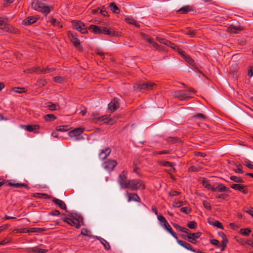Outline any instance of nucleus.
Returning <instances> with one entry per match:
<instances>
[{
  "mask_svg": "<svg viewBox=\"0 0 253 253\" xmlns=\"http://www.w3.org/2000/svg\"><path fill=\"white\" fill-rule=\"evenodd\" d=\"M32 7L34 9L41 12L45 15H47L50 12V9L52 8V6H47L37 0L33 1Z\"/></svg>",
  "mask_w": 253,
  "mask_h": 253,
  "instance_id": "obj_1",
  "label": "nucleus"
},
{
  "mask_svg": "<svg viewBox=\"0 0 253 253\" xmlns=\"http://www.w3.org/2000/svg\"><path fill=\"white\" fill-rule=\"evenodd\" d=\"M145 188L143 182L138 179H130L128 183V186L126 188L131 190H137L138 189H144Z\"/></svg>",
  "mask_w": 253,
  "mask_h": 253,
  "instance_id": "obj_2",
  "label": "nucleus"
},
{
  "mask_svg": "<svg viewBox=\"0 0 253 253\" xmlns=\"http://www.w3.org/2000/svg\"><path fill=\"white\" fill-rule=\"evenodd\" d=\"M127 173L126 171H123L119 175L118 182L122 189H126L128 186V183L130 179L127 178Z\"/></svg>",
  "mask_w": 253,
  "mask_h": 253,
  "instance_id": "obj_3",
  "label": "nucleus"
},
{
  "mask_svg": "<svg viewBox=\"0 0 253 253\" xmlns=\"http://www.w3.org/2000/svg\"><path fill=\"white\" fill-rule=\"evenodd\" d=\"M172 95L174 98H177L180 100H187L193 97V95L187 94L185 90L174 91Z\"/></svg>",
  "mask_w": 253,
  "mask_h": 253,
  "instance_id": "obj_4",
  "label": "nucleus"
},
{
  "mask_svg": "<svg viewBox=\"0 0 253 253\" xmlns=\"http://www.w3.org/2000/svg\"><path fill=\"white\" fill-rule=\"evenodd\" d=\"M72 25L75 29L81 33L85 34L87 32L86 28L83 22L80 21L74 20L72 21Z\"/></svg>",
  "mask_w": 253,
  "mask_h": 253,
  "instance_id": "obj_5",
  "label": "nucleus"
},
{
  "mask_svg": "<svg viewBox=\"0 0 253 253\" xmlns=\"http://www.w3.org/2000/svg\"><path fill=\"white\" fill-rule=\"evenodd\" d=\"M68 36L74 45L79 49H81V42L78 37L72 32H68Z\"/></svg>",
  "mask_w": 253,
  "mask_h": 253,
  "instance_id": "obj_6",
  "label": "nucleus"
},
{
  "mask_svg": "<svg viewBox=\"0 0 253 253\" xmlns=\"http://www.w3.org/2000/svg\"><path fill=\"white\" fill-rule=\"evenodd\" d=\"M102 34L110 35L113 37H119L121 36V32L118 31L115 28L108 29L105 27H102Z\"/></svg>",
  "mask_w": 253,
  "mask_h": 253,
  "instance_id": "obj_7",
  "label": "nucleus"
},
{
  "mask_svg": "<svg viewBox=\"0 0 253 253\" xmlns=\"http://www.w3.org/2000/svg\"><path fill=\"white\" fill-rule=\"evenodd\" d=\"M117 165V162L114 160H108L103 164V168L109 171H112Z\"/></svg>",
  "mask_w": 253,
  "mask_h": 253,
  "instance_id": "obj_8",
  "label": "nucleus"
},
{
  "mask_svg": "<svg viewBox=\"0 0 253 253\" xmlns=\"http://www.w3.org/2000/svg\"><path fill=\"white\" fill-rule=\"evenodd\" d=\"M83 222V218L80 216H72L69 220L68 224L79 229L81 227V223Z\"/></svg>",
  "mask_w": 253,
  "mask_h": 253,
  "instance_id": "obj_9",
  "label": "nucleus"
},
{
  "mask_svg": "<svg viewBox=\"0 0 253 253\" xmlns=\"http://www.w3.org/2000/svg\"><path fill=\"white\" fill-rule=\"evenodd\" d=\"M157 85L153 82L148 81L139 85V88L140 90H150L155 88Z\"/></svg>",
  "mask_w": 253,
  "mask_h": 253,
  "instance_id": "obj_10",
  "label": "nucleus"
},
{
  "mask_svg": "<svg viewBox=\"0 0 253 253\" xmlns=\"http://www.w3.org/2000/svg\"><path fill=\"white\" fill-rule=\"evenodd\" d=\"M201 235V233L197 232L193 233H189L186 236H182V237L184 239L188 238L189 242L192 243H195V239L199 238Z\"/></svg>",
  "mask_w": 253,
  "mask_h": 253,
  "instance_id": "obj_11",
  "label": "nucleus"
},
{
  "mask_svg": "<svg viewBox=\"0 0 253 253\" xmlns=\"http://www.w3.org/2000/svg\"><path fill=\"white\" fill-rule=\"evenodd\" d=\"M231 187L235 190L239 191L245 194H247L248 192L247 186L241 184H233L231 185Z\"/></svg>",
  "mask_w": 253,
  "mask_h": 253,
  "instance_id": "obj_12",
  "label": "nucleus"
},
{
  "mask_svg": "<svg viewBox=\"0 0 253 253\" xmlns=\"http://www.w3.org/2000/svg\"><path fill=\"white\" fill-rule=\"evenodd\" d=\"M119 99L115 98L108 104V108L112 112H114L119 108Z\"/></svg>",
  "mask_w": 253,
  "mask_h": 253,
  "instance_id": "obj_13",
  "label": "nucleus"
},
{
  "mask_svg": "<svg viewBox=\"0 0 253 253\" xmlns=\"http://www.w3.org/2000/svg\"><path fill=\"white\" fill-rule=\"evenodd\" d=\"M21 128L25 129L29 132H37L40 128V126L38 125H22Z\"/></svg>",
  "mask_w": 253,
  "mask_h": 253,
  "instance_id": "obj_14",
  "label": "nucleus"
},
{
  "mask_svg": "<svg viewBox=\"0 0 253 253\" xmlns=\"http://www.w3.org/2000/svg\"><path fill=\"white\" fill-rule=\"evenodd\" d=\"M111 150L110 148L107 147L102 149L99 154V158L101 160H105L111 153Z\"/></svg>",
  "mask_w": 253,
  "mask_h": 253,
  "instance_id": "obj_15",
  "label": "nucleus"
},
{
  "mask_svg": "<svg viewBox=\"0 0 253 253\" xmlns=\"http://www.w3.org/2000/svg\"><path fill=\"white\" fill-rule=\"evenodd\" d=\"M39 18L37 16H29L26 19L23 21V24L25 25H30L35 23Z\"/></svg>",
  "mask_w": 253,
  "mask_h": 253,
  "instance_id": "obj_16",
  "label": "nucleus"
},
{
  "mask_svg": "<svg viewBox=\"0 0 253 253\" xmlns=\"http://www.w3.org/2000/svg\"><path fill=\"white\" fill-rule=\"evenodd\" d=\"M83 132V129L82 128H76L74 130H72L69 132V135L71 137H78Z\"/></svg>",
  "mask_w": 253,
  "mask_h": 253,
  "instance_id": "obj_17",
  "label": "nucleus"
},
{
  "mask_svg": "<svg viewBox=\"0 0 253 253\" xmlns=\"http://www.w3.org/2000/svg\"><path fill=\"white\" fill-rule=\"evenodd\" d=\"M142 38L148 42L149 43L152 44L154 47L156 49H159V45L156 42H155L152 39H151L148 35L142 34H141Z\"/></svg>",
  "mask_w": 253,
  "mask_h": 253,
  "instance_id": "obj_18",
  "label": "nucleus"
},
{
  "mask_svg": "<svg viewBox=\"0 0 253 253\" xmlns=\"http://www.w3.org/2000/svg\"><path fill=\"white\" fill-rule=\"evenodd\" d=\"M127 196L128 197V202H129L131 201H133L135 202H140V198L138 196V195L136 193H127Z\"/></svg>",
  "mask_w": 253,
  "mask_h": 253,
  "instance_id": "obj_19",
  "label": "nucleus"
},
{
  "mask_svg": "<svg viewBox=\"0 0 253 253\" xmlns=\"http://www.w3.org/2000/svg\"><path fill=\"white\" fill-rule=\"evenodd\" d=\"M162 226L165 230L168 231L175 239H177V237L175 233L172 231L171 228L169 225V223L167 221L164 224H162Z\"/></svg>",
  "mask_w": 253,
  "mask_h": 253,
  "instance_id": "obj_20",
  "label": "nucleus"
},
{
  "mask_svg": "<svg viewBox=\"0 0 253 253\" xmlns=\"http://www.w3.org/2000/svg\"><path fill=\"white\" fill-rule=\"evenodd\" d=\"M89 30H91L94 34H102V27H99L94 25H91L89 27Z\"/></svg>",
  "mask_w": 253,
  "mask_h": 253,
  "instance_id": "obj_21",
  "label": "nucleus"
},
{
  "mask_svg": "<svg viewBox=\"0 0 253 253\" xmlns=\"http://www.w3.org/2000/svg\"><path fill=\"white\" fill-rule=\"evenodd\" d=\"M52 201L57 205L62 210H66V206L65 203L62 200L57 199L56 198H53L52 199Z\"/></svg>",
  "mask_w": 253,
  "mask_h": 253,
  "instance_id": "obj_22",
  "label": "nucleus"
},
{
  "mask_svg": "<svg viewBox=\"0 0 253 253\" xmlns=\"http://www.w3.org/2000/svg\"><path fill=\"white\" fill-rule=\"evenodd\" d=\"M230 189L229 188L226 187L222 184H219L216 187H214L213 189V191H217L219 192H221L223 191L229 192Z\"/></svg>",
  "mask_w": 253,
  "mask_h": 253,
  "instance_id": "obj_23",
  "label": "nucleus"
},
{
  "mask_svg": "<svg viewBox=\"0 0 253 253\" xmlns=\"http://www.w3.org/2000/svg\"><path fill=\"white\" fill-rule=\"evenodd\" d=\"M179 54H180L182 56H183L185 60L190 65H193L194 63V61L191 59V58L187 55L184 51L183 50H180L179 51Z\"/></svg>",
  "mask_w": 253,
  "mask_h": 253,
  "instance_id": "obj_24",
  "label": "nucleus"
},
{
  "mask_svg": "<svg viewBox=\"0 0 253 253\" xmlns=\"http://www.w3.org/2000/svg\"><path fill=\"white\" fill-rule=\"evenodd\" d=\"M95 238L97 240L100 241V242L103 245L106 250H109L110 249V246L109 243L105 239L98 236H95Z\"/></svg>",
  "mask_w": 253,
  "mask_h": 253,
  "instance_id": "obj_25",
  "label": "nucleus"
},
{
  "mask_svg": "<svg viewBox=\"0 0 253 253\" xmlns=\"http://www.w3.org/2000/svg\"><path fill=\"white\" fill-rule=\"evenodd\" d=\"M7 185L10 186L14 187V188H20L24 187L26 188H28V186L27 184L24 183H14L13 182H8Z\"/></svg>",
  "mask_w": 253,
  "mask_h": 253,
  "instance_id": "obj_26",
  "label": "nucleus"
},
{
  "mask_svg": "<svg viewBox=\"0 0 253 253\" xmlns=\"http://www.w3.org/2000/svg\"><path fill=\"white\" fill-rule=\"evenodd\" d=\"M176 241H177V242L178 243V244L179 245H180V246L183 247L184 248H185V249L188 250H190V251H193L192 250V246L191 245H190L189 244L185 242H183L181 240H178V239H176Z\"/></svg>",
  "mask_w": 253,
  "mask_h": 253,
  "instance_id": "obj_27",
  "label": "nucleus"
},
{
  "mask_svg": "<svg viewBox=\"0 0 253 253\" xmlns=\"http://www.w3.org/2000/svg\"><path fill=\"white\" fill-rule=\"evenodd\" d=\"M242 29L239 26H231L227 28V31L230 33L236 34Z\"/></svg>",
  "mask_w": 253,
  "mask_h": 253,
  "instance_id": "obj_28",
  "label": "nucleus"
},
{
  "mask_svg": "<svg viewBox=\"0 0 253 253\" xmlns=\"http://www.w3.org/2000/svg\"><path fill=\"white\" fill-rule=\"evenodd\" d=\"M125 21L126 23L134 25L136 27H139V25L137 23L136 21L132 17H126Z\"/></svg>",
  "mask_w": 253,
  "mask_h": 253,
  "instance_id": "obj_29",
  "label": "nucleus"
},
{
  "mask_svg": "<svg viewBox=\"0 0 253 253\" xmlns=\"http://www.w3.org/2000/svg\"><path fill=\"white\" fill-rule=\"evenodd\" d=\"M191 10L192 8L190 6L186 5L177 10V12L181 14H186Z\"/></svg>",
  "mask_w": 253,
  "mask_h": 253,
  "instance_id": "obj_30",
  "label": "nucleus"
},
{
  "mask_svg": "<svg viewBox=\"0 0 253 253\" xmlns=\"http://www.w3.org/2000/svg\"><path fill=\"white\" fill-rule=\"evenodd\" d=\"M46 107L51 111L57 110L59 109L58 104L51 103H48L46 105Z\"/></svg>",
  "mask_w": 253,
  "mask_h": 253,
  "instance_id": "obj_31",
  "label": "nucleus"
},
{
  "mask_svg": "<svg viewBox=\"0 0 253 253\" xmlns=\"http://www.w3.org/2000/svg\"><path fill=\"white\" fill-rule=\"evenodd\" d=\"M203 185L207 189L211 190L213 191L214 188L210 183L209 181L207 180H204L202 182Z\"/></svg>",
  "mask_w": 253,
  "mask_h": 253,
  "instance_id": "obj_32",
  "label": "nucleus"
},
{
  "mask_svg": "<svg viewBox=\"0 0 253 253\" xmlns=\"http://www.w3.org/2000/svg\"><path fill=\"white\" fill-rule=\"evenodd\" d=\"M208 222L210 224L213 225L215 227H217L221 229H223V226H222V224L218 221L215 220L213 222H211V220H209Z\"/></svg>",
  "mask_w": 253,
  "mask_h": 253,
  "instance_id": "obj_33",
  "label": "nucleus"
},
{
  "mask_svg": "<svg viewBox=\"0 0 253 253\" xmlns=\"http://www.w3.org/2000/svg\"><path fill=\"white\" fill-rule=\"evenodd\" d=\"M50 22L53 24L54 26L61 28L62 27V25L59 22L57 21L55 19L51 17L49 19Z\"/></svg>",
  "mask_w": 253,
  "mask_h": 253,
  "instance_id": "obj_34",
  "label": "nucleus"
},
{
  "mask_svg": "<svg viewBox=\"0 0 253 253\" xmlns=\"http://www.w3.org/2000/svg\"><path fill=\"white\" fill-rule=\"evenodd\" d=\"M156 40L158 42H159L160 43H161L162 44H164L165 45H166L167 46V45H171V42H170L169 41L165 39L161 38H159V37H157Z\"/></svg>",
  "mask_w": 253,
  "mask_h": 253,
  "instance_id": "obj_35",
  "label": "nucleus"
},
{
  "mask_svg": "<svg viewBox=\"0 0 253 253\" xmlns=\"http://www.w3.org/2000/svg\"><path fill=\"white\" fill-rule=\"evenodd\" d=\"M44 118L47 122H51L55 120L56 117L53 114H47L44 117Z\"/></svg>",
  "mask_w": 253,
  "mask_h": 253,
  "instance_id": "obj_36",
  "label": "nucleus"
},
{
  "mask_svg": "<svg viewBox=\"0 0 253 253\" xmlns=\"http://www.w3.org/2000/svg\"><path fill=\"white\" fill-rule=\"evenodd\" d=\"M185 205H186V202L185 201H174L172 204V206L175 208H179Z\"/></svg>",
  "mask_w": 253,
  "mask_h": 253,
  "instance_id": "obj_37",
  "label": "nucleus"
},
{
  "mask_svg": "<svg viewBox=\"0 0 253 253\" xmlns=\"http://www.w3.org/2000/svg\"><path fill=\"white\" fill-rule=\"evenodd\" d=\"M32 251L35 253H45L47 252L46 250L39 248L38 247L33 248Z\"/></svg>",
  "mask_w": 253,
  "mask_h": 253,
  "instance_id": "obj_38",
  "label": "nucleus"
},
{
  "mask_svg": "<svg viewBox=\"0 0 253 253\" xmlns=\"http://www.w3.org/2000/svg\"><path fill=\"white\" fill-rule=\"evenodd\" d=\"M110 7L111 10L113 12L118 13L120 12V9L118 6L114 3H112L110 4Z\"/></svg>",
  "mask_w": 253,
  "mask_h": 253,
  "instance_id": "obj_39",
  "label": "nucleus"
},
{
  "mask_svg": "<svg viewBox=\"0 0 253 253\" xmlns=\"http://www.w3.org/2000/svg\"><path fill=\"white\" fill-rule=\"evenodd\" d=\"M230 179L235 182L242 183L243 182V180L242 178L236 176H231Z\"/></svg>",
  "mask_w": 253,
  "mask_h": 253,
  "instance_id": "obj_40",
  "label": "nucleus"
},
{
  "mask_svg": "<svg viewBox=\"0 0 253 253\" xmlns=\"http://www.w3.org/2000/svg\"><path fill=\"white\" fill-rule=\"evenodd\" d=\"M42 69H41L40 67H38L36 68H33L31 69L28 70L29 73H33V72H36L38 74L42 73Z\"/></svg>",
  "mask_w": 253,
  "mask_h": 253,
  "instance_id": "obj_41",
  "label": "nucleus"
},
{
  "mask_svg": "<svg viewBox=\"0 0 253 253\" xmlns=\"http://www.w3.org/2000/svg\"><path fill=\"white\" fill-rule=\"evenodd\" d=\"M202 168V167L199 166L198 165H195L190 167L188 170L189 171H197L200 170Z\"/></svg>",
  "mask_w": 253,
  "mask_h": 253,
  "instance_id": "obj_42",
  "label": "nucleus"
},
{
  "mask_svg": "<svg viewBox=\"0 0 253 253\" xmlns=\"http://www.w3.org/2000/svg\"><path fill=\"white\" fill-rule=\"evenodd\" d=\"M55 70V68L53 67H47L46 68H43L42 71V73L46 74L53 72Z\"/></svg>",
  "mask_w": 253,
  "mask_h": 253,
  "instance_id": "obj_43",
  "label": "nucleus"
},
{
  "mask_svg": "<svg viewBox=\"0 0 253 253\" xmlns=\"http://www.w3.org/2000/svg\"><path fill=\"white\" fill-rule=\"evenodd\" d=\"M251 232V230L249 228H242L240 230V233L244 235L248 236Z\"/></svg>",
  "mask_w": 253,
  "mask_h": 253,
  "instance_id": "obj_44",
  "label": "nucleus"
},
{
  "mask_svg": "<svg viewBox=\"0 0 253 253\" xmlns=\"http://www.w3.org/2000/svg\"><path fill=\"white\" fill-rule=\"evenodd\" d=\"M56 130L61 132L66 131L68 130V126H58L56 127Z\"/></svg>",
  "mask_w": 253,
  "mask_h": 253,
  "instance_id": "obj_45",
  "label": "nucleus"
},
{
  "mask_svg": "<svg viewBox=\"0 0 253 253\" xmlns=\"http://www.w3.org/2000/svg\"><path fill=\"white\" fill-rule=\"evenodd\" d=\"M44 230V229L42 228L33 227L29 228L30 232H41Z\"/></svg>",
  "mask_w": 253,
  "mask_h": 253,
  "instance_id": "obj_46",
  "label": "nucleus"
},
{
  "mask_svg": "<svg viewBox=\"0 0 253 253\" xmlns=\"http://www.w3.org/2000/svg\"><path fill=\"white\" fill-rule=\"evenodd\" d=\"M185 34L190 37H194L196 36V31L194 30H188L185 32Z\"/></svg>",
  "mask_w": 253,
  "mask_h": 253,
  "instance_id": "obj_47",
  "label": "nucleus"
},
{
  "mask_svg": "<svg viewBox=\"0 0 253 253\" xmlns=\"http://www.w3.org/2000/svg\"><path fill=\"white\" fill-rule=\"evenodd\" d=\"M187 226L190 229H195L197 227V223L195 221H190L188 223Z\"/></svg>",
  "mask_w": 253,
  "mask_h": 253,
  "instance_id": "obj_48",
  "label": "nucleus"
},
{
  "mask_svg": "<svg viewBox=\"0 0 253 253\" xmlns=\"http://www.w3.org/2000/svg\"><path fill=\"white\" fill-rule=\"evenodd\" d=\"M203 204L204 207L206 208L207 210H211V206L210 203L207 201H203Z\"/></svg>",
  "mask_w": 253,
  "mask_h": 253,
  "instance_id": "obj_49",
  "label": "nucleus"
},
{
  "mask_svg": "<svg viewBox=\"0 0 253 253\" xmlns=\"http://www.w3.org/2000/svg\"><path fill=\"white\" fill-rule=\"evenodd\" d=\"M81 234L87 236H90V232L87 229L83 228L81 230Z\"/></svg>",
  "mask_w": 253,
  "mask_h": 253,
  "instance_id": "obj_50",
  "label": "nucleus"
},
{
  "mask_svg": "<svg viewBox=\"0 0 253 253\" xmlns=\"http://www.w3.org/2000/svg\"><path fill=\"white\" fill-rule=\"evenodd\" d=\"M171 45H167V46L170 47L171 48H172L175 50H177L178 53H179V51L182 50L178 47H177V45L176 44H175L174 43L171 42Z\"/></svg>",
  "mask_w": 253,
  "mask_h": 253,
  "instance_id": "obj_51",
  "label": "nucleus"
},
{
  "mask_svg": "<svg viewBox=\"0 0 253 253\" xmlns=\"http://www.w3.org/2000/svg\"><path fill=\"white\" fill-rule=\"evenodd\" d=\"M158 219L162 223V224H164L167 221L166 218L162 215H159L157 216Z\"/></svg>",
  "mask_w": 253,
  "mask_h": 253,
  "instance_id": "obj_52",
  "label": "nucleus"
},
{
  "mask_svg": "<svg viewBox=\"0 0 253 253\" xmlns=\"http://www.w3.org/2000/svg\"><path fill=\"white\" fill-rule=\"evenodd\" d=\"M159 163L161 166H165V167H171V166H172L170 162H167V161H165V162L160 161L159 162Z\"/></svg>",
  "mask_w": 253,
  "mask_h": 253,
  "instance_id": "obj_53",
  "label": "nucleus"
},
{
  "mask_svg": "<svg viewBox=\"0 0 253 253\" xmlns=\"http://www.w3.org/2000/svg\"><path fill=\"white\" fill-rule=\"evenodd\" d=\"M169 150H164V151H161L159 152H154L153 153V155H155L156 154H169Z\"/></svg>",
  "mask_w": 253,
  "mask_h": 253,
  "instance_id": "obj_54",
  "label": "nucleus"
},
{
  "mask_svg": "<svg viewBox=\"0 0 253 253\" xmlns=\"http://www.w3.org/2000/svg\"><path fill=\"white\" fill-rule=\"evenodd\" d=\"M180 211L186 214H188L190 212L191 210L187 207H183L180 209Z\"/></svg>",
  "mask_w": 253,
  "mask_h": 253,
  "instance_id": "obj_55",
  "label": "nucleus"
},
{
  "mask_svg": "<svg viewBox=\"0 0 253 253\" xmlns=\"http://www.w3.org/2000/svg\"><path fill=\"white\" fill-rule=\"evenodd\" d=\"M245 166H246L248 168L250 169H253V165L249 163L248 160L245 161L243 163Z\"/></svg>",
  "mask_w": 253,
  "mask_h": 253,
  "instance_id": "obj_56",
  "label": "nucleus"
},
{
  "mask_svg": "<svg viewBox=\"0 0 253 253\" xmlns=\"http://www.w3.org/2000/svg\"><path fill=\"white\" fill-rule=\"evenodd\" d=\"M2 30L6 31V32H11L10 30V27L9 25L7 24H3V27L2 28Z\"/></svg>",
  "mask_w": 253,
  "mask_h": 253,
  "instance_id": "obj_57",
  "label": "nucleus"
},
{
  "mask_svg": "<svg viewBox=\"0 0 253 253\" xmlns=\"http://www.w3.org/2000/svg\"><path fill=\"white\" fill-rule=\"evenodd\" d=\"M54 82L58 83H61L63 81V78L59 76L55 77L53 78Z\"/></svg>",
  "mask_w": 253,
  "mask_h": 253,
  "instance_id": "obj_58",
  "label": "nucleus"
},
{
  "mask_svg": "<svg viewBox=\"0 0 253 253\" xmlns=\"http://www.w3.org/2000/svg\"><path fill=\"white\" fill-rule=\"evenodd\" d=\"M104 116L101 117H95L94 118L92 119V121L93 122H97L98 121H103L104 120Z\"/></svg>",
  "mask_w": 253,
  "mask_h": 253,
  "instance_id": "obj_59",
  "label": "nucleus"
},
{
  "mask_svg": "<svg viewBox=\"0 0 253 253\" xmlns=\"http://www.w3.org/2000/svg\"><path fill=\"white\" fill-rule=\"evenodd\" d=\"M13 90L15 92L17 93H22L25 91L24 88L20 87L15 88Z\"/></svg>",
  "mask_w": 253,
  "mask_h": 253,
  "instance_id": "obj_60",
  "label": "nucleus"
},
{
  "mask_svg": "<svg viewBox=\"0 0 253 253\" xmlns=\"http://www.w3.org/2000/svg\"><path fill=\"white\" fill-rule=\"evenodd\" d=\"M195 117L196 118H197V119H200V120H205L206 119V116L205 115L202 114H198L197 115H196V116H195Z\"/></svg>",
  "mask_w": 253,
  "mask_h": 253,
  "instance_id": "obj_61",
  "label": "nucleus"
},
{
  "mask_svg": "<svg viewBox=\"0 0 253 253\" xmlns=\"http://www.w3.org/2000/svg\"><path fill=\"white\" fill-rule=\"evenodd\" d=\"M185 92L187 94L192 95V93H194L196 91L192 88H189L188 90L185 91Z\"/></svg>",
  "mask_w": 253,
  "mask_h": 253,
  "instance_id": "obj_62",
  "label": "nucleus"
},
{
  "mask_svg": "<svg viewBox=\"0 0 253 253\" xmlns=\"http://www.w3.org/2000/svg\"><path fill=\"white\" fill-rule=\"evenodd\" d=\"M210 242L213 245L215 246H219V241L216 239H212L210 241Z\"/></svg>",
  "mask_w": 253,
  "mask_h": 253,
  "instance_id": "obj_63",
  "label": "nucleus"
},
{
  "mask_svg": "<svg viewBox=\"0 0 253 253\" xmlns=\"http://www.w3.org/2000/svg\"><path fill=\"white\" fill-rule=\"evenodd\" d=\"M248 75L250 77L253 76V67H250V69L248 70Z\"/></svg>",
  "mask_w": 253,
  "mask_h": 253,
  "instance_id": "obj_64",
  "label": "nucleus"
}]
</instances>
